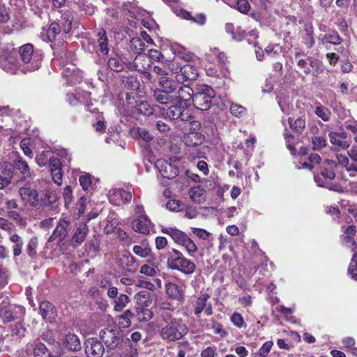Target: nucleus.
<instances>
[{
  "instance_id": "nucleus-1",
  "label": "nucleus",
  "mask_w": 357,
  "mask_h": 357,
  "mask_svg": "<svg viewBox=\"0 0 357 357\" xmlns=\"http://www.w3.org/2000/svg\"><path fill=\"white\" fill-rule=\"evenodd\" d=\"M18 53L20 60L16 59L14 52L0 54V67L11 74L16 73L17 70L27 73L39 69L43 56L34 51L32 44L23 45L19 48Z\"/></svg>"
},
{
  "instance_id": "nucleus-2",
  "label": "nucleus",
  "mask_w": 357,
  "mask_h": 357,
  "mask_svg": "<svg viewBox=\"0 0 357 357\" xmlns=\"http://www.w3.org/2000/svg\"><path fill=\"white\" fill-rule=\"evenodd\" d=\"M189 332L188 327L181 319H174L165 324L160 331V337L167 342H175L182 339Z\"/></svg>"
},
{
  "instance_id": "nucleus-3",
  "label": "nucleus",
  "mask_w": 357,
  "mask_h": 357,
  "mask_svg": "<svg viewBox=\"0 0 357 357\" xmlns=\"http://www.w3.org/2000/svg\"><path fill=\"white\" fill-rule=\"evenodd\" d=\"M167 267L172 270L180 271L185 275H191L196 269L195 263L185 258L179 250L176 249H172L168 253Z\"/></svg>"
},
{
  "instance_id": "nucleus-4",
  "label": "nucleus",
  "mask_w": 357,
  "mask_h": 357,
  "mask_svg": "<svg viewBox=\"0 0 357 357\" xmlns=\"http://www.w3.org/2000/svg\"><path fill=\"white\" fill-rule=\"evenodd\" d=\"M161 231L169 235L174 243L184 247L189 255H192L197 251L195 242L181 230L176 227H162Z\"/></svg>"
},
{
  "instance_id": "nucleus-5",
  "label": "nucleus",
  "mask_w": 357,
  "mask_h": 357,
  "mask_svg": "<svg viewBox=\"0 0 357 357\" xmlns=\"http://www.w3.org/2000/svg\"><path fill=\"white\" fill-rule=\"evenodd\" d=\"M215 96V91L211 87L203 85L200 86L197 92L195 93L192 102L197 109L206 111L211 108L212 98Z\"/></svg>"
},
{
  "instance_id": "nucleus-6",
  "label": "nucleus",
  "mask_w": 357,
  "mask_h": 357,
  "mask_svg": "<svg viewBox=\"0 0 357 357\" xmlns=\"http://www.w3.org/2000/svg\"><path fill=\"white\" fill-rule=\"evenodd\" d=\"M23 313V309L21 307L10 305L8 297L0 293V319L3 323L14 321L19 314Z\"/></svg>"
},
{
  "instance_id": "nucleus-7",
  "label": "nucleus",
  "mask_w": 357,
  "mask_h": 357,
  "mask_svg": "<svg viewBox=\"0 0 357 357\" xmlns=\"http://www.w3.org/2000/svg\"><path fill=\"white\" fill-rule=\"evenodd\" d=\"M175 74V79L178 84H183L186 81L195 80L199 76V71L197 67L192 63H187L182 66H177L172 68Z\"/></svg>"
},
{
  "instance_id": "nucleus-8",
  "label": "nucleus",
  "mask_w": 357,
  "mask_h": 357,
  "mask_svg": "<svg viewBox=\"0 0 357 357\" xmlns=\"http://www.w3.org/2000/svg\"><path fill=\"white\" fill-rule=\"evenodd\" d=\"M100 337L108 349H116L123 342V333L118 328H105Z\"/></svg>"
},
{
  "instance_id": "nucleus-9",
  "label": "nucleus",
  "mask_w": 357,
  "mask_h": 357,
  "mask_svg": "<svg viewBox=\"0 0 357 357\" xmlns=\"http://www.w3.org/2000/svg\"><path fill=\"white\" fill-rule=\"evenodd\" d=\"M107 295L112 299V304L114 305V310L117 312H122L130 301L128 296L119 293L118 289L115 287H109L107 290Z\"/></svg>"
},
{
  "instance_id": "nucleus-10",
  "label": "nucleus",
  "mask_w": 357,
  "mask_h": 357,
  "mask_svg": "<svg viewBox=\"0 0 357 357\" xmlns=\"http://www.w3.org/2000/svg\"><path fill=\"white\" fill-rule=\"evenodd\" d=\"M26 353L33 357H56L39 340L29 342L26 346Z\"/></svg>"
},
{
  "instance_id": "nucleus-11",
  "label": "nucleus",
  "mask_w": 357,
  "mask_h": 357,
  "mask_svg": "<svg viewBox=\"0 0 357 357\" xmlns=\"http://www.w3.org/2000/svg\"><path fill=\"white\" fill-rule=\"evenodd\" d=\"M70 229V221L65 218L61 219L47 241L52 242L55 240H58L59 243L61 242L68 235Z\"/></svg>"
},
{
  "instance_id": "nucleus-12",
  "label": "nucleus",
  "mask_w": 357,
  "mask_h": 357,
  "mask_svg": "<svg viewBox=\"0 0 357 357\" xmlns=\"http://www.w3.org/2000/svg\"><path fill=\"white\" fill-rule=\"evenodd\" d=\"M19 194L26 204L33 207L40 205L39 195L36 190L29 186L22 187L19 189Z\"/></svg>"
},
{
  "instance_id": "nucleus-13",
  "label": "nucleus",
  "mask_w": 357,
  "mask_h": 357,
  "mask_svg": "<svg viewBox=\"0 0 357 357\" xmlns=\"http://www.w3.org/2000/svg\"><path fill=\"white\" fill-rule=\"evenodd\" d=\"M176 95L174 96V102L178 103H184V106L187 107L192 101L195 95L194 91L188 84L179 86L176 90Z\"/></svg>"
},
{
  "instance_id": "nucleus-14",
  "label": "nucleus",
  "mask_w": 357,
  "mask_h": 357,
  "mask_svg": "<svg viewBox=\"0 0 357 357\" xmlns=\"http://www.w3.org/2000/svg\"><path fill=\"white\" fill-rule=\"evenodd\" d=\"M155 167L160 174L168 179L175 178L179 173L178 168L176 165L164 160H158L155 162Z\"/></svg>"
},
{
  "instance_id": "nucleus-15",
  "label": "nucleus",
  "mask_w": 357,
  "mask_h": 357,
  "mask_svg": "<svg viewBox=\"0 0 357 357\" xmlns=\"http://www.w3.org/2000/svg\"><path fill=\"white\" fill-rule=\"evenodd\" d=\"M166 116L170 120L180 119L181 121H187L190 116L182 103H176L171 105L166 112Z\"/></svg>"
},
{
  "instance_id": "nucleus-16",
  "label": "nucleus",
  "mask_w": 357,
  "mask_h": 357,
  "mask_svg": "<svg viewBox=\"0 0 357 357\" xmlns=\"http://www.w3.org/2000/svg\"><path fill=\"white\" fill-rule=\"evenodd\" d=\"M104 352V346L97 339L91 338L86 342L85 353L88 357H102Z\"/></svg>"
},
{
  "instance_id": "nucleus-17",
  "label": "nucleus",
  "mask_w": 357,
  "mask_h": 357,
  "mask_svg": "<svg viewBox=\"0 0 357 357\" xmlns=\"http://www.w3.org/2000/svg\"><path fill=\"white\" fill-rule=\"evenodd\" d=\"M209 298L210 296L208 294H202L197 298L194 311L197 316H199L204 310L207 316H211L213 314L212 305L207 303Z\"/></svg>"
},
{
  "instance_id": "nucleus-18",
  "label": "nucleus",
  "mask_w": 357,
  "mask_h": 357,
  "mask_svg": "<svg viewBox=\"0 0 357 357\" xmlns=\"http://www.w3.org/2000/svg\"><path fill=\"white\" fill-rule=\"evenodd\" d=\"M39 312L46 322L52 323L57 316L54 306L47 301H43L40 303Z\"/></svg>"
},
{
  "instance_id": "nucleus-19",
  "label": "nucleus",
  "mask_w": 357,
  "mask_h": 357,
  "mask_svg": "<svg viewBox=\"0 0 357 357\" xmlns=\"http://www.w3.org/2000/svg\"><path fill=\"white\" fill-rule=\"evenodd\" d=\"M151 226V221L145 215L139 216L132 222V229L142 234H148L150 231Z\"/></svg>"
},
{
  "instance_id": "nucleus-20",
  "label": "nucleus",
  "mask_w": 357,
  "mask_h": 357,
  "mask_svg": "<svg viewBox=\"0 0 357 357\" xmlns=\"http://www.w3.org/2000/svg\"><path fill=\"white\" fill-rule=\"evenodd\" d=\"M63 347L69 351H77L81 349L79 338L75 334L68 333L61 340Z\"/></svg>"
},
{
  "instance_id": "nucleus-21",
  "label": "nucleus",
  "mask_w": 357,
  "mask_h": 357,
  "mask_svg": "<svg viewBox=\"0 0 357 357\" xmlns=\"http://www.w3.org/2000/svg\"><path fill=\"white\" fill-rule=\"evenodd\" d=\"M96 43L97 45L94 46V50H96V52L99 51L104 55L107 54L109 52V47L106 31L102 29L96 34Z\"/></svg>"
},
{
  "instance_id": "nucleus-22",
  "label": "nucleus",
  "mask_w": 357,
  "mask_h": 357,
  "mask_svg": "<svg viewBox=\"0 0 357 357\" xmlns=\"http://www.w3.org/2000/svg\"><path fill=\"white\" fill-rule=\"evenodd\" d=\"M12 176L10 165L6 162H0V189L10 184Z\"/></svg>"
},
{
  "instance_id": "nucleus-23",
  "label": "nucleus",
  "mask_w": 357,
  "mask_h": 357,
  "mask_svg": "<svg viewBox=\"0 0 357 357\" xmlns=\"http://www.w3.org/2000/svg\"><path fill=\"white\" fill-rule=\"evenodd\" d=\"M336 158L338 164L345 168L350 176H356V173H357V165L356 163L349 160V158L347 155L342 154H337Z\"/></svg>"
},
{
  "instance_id": "nucleus-24",
  "label": "nucleus",
  "mask_w": 357,
  "mask_h": 357,
  "mask_svg": "<svg viewBox=\"0 0 357 357\" xmlns=\"http://www.w3.org/2000/svg\"><path fill=\"white\" fill-rule=\"evenodd\" d=\"M89 232V228L86 223H80L75 229L72 237L73 245H80L86 238Z\"/></svg>"
},
{
  "instance_id": "nucleus-25",
  "label": "nucleus",
  "mask_w": 357,
  "mask_h": 357,
  "mask_svg": "<svg viewBox=\"0 0 357 357\" xmlns=\"http://www.w3.org/2000/svg\"><path fill=\"white\" fill-rule=\"evenodd\" d=\"M107 63L109 68L114 72H121L126 65H131L130 63H127L126 59L119 55L110 57Z\"/></svg>"
},
{
  "instance_id": "nucleus-26",
  "label": "nucleus",
  "mask_w": 357,
  "mask_h": 357,
  "mask_svg": "<svg viewBox=\"0 0 357 357\" xmlns=\"http://www.w3.org/2000/svg\"><path fill=\"white\" fill-rule=\"evenodd\" d=\"M158 84L161 87L160 89L169 93L176 92L179 84L176 80L174 81L167 76L160 77L158 80Z\"/></svg>"
},
{
  "instance_id": "nucleus-27",
  "label": "nucleus",
  "mask_w": 357,
  "mask_h": 357,
  "mask_svg": "<svg viewBox=\"0 0 357 357\" xmlns=\"http://www.w3.org/2000/svg\"><path fill=\"white\" fill-rule=\"evenodd\" d=\"M204 137L202 134L192 132L184 135L183 142L187 146H197L203 143Z\"/></svg>"
},
{
  "instance_id": "nucleus-28",
  "label": "nucleus",
  "mask_w": 357,
  "mask_h": 357,
  "mask_svg": "<svg viewBox=\"0 0 357 357\" xmlns=\"http://www.w3.org/2000/svg\"><path fill=\"white\" fill-rule=\"evenodd\" d=\"M133 299L137 307H148L151 303V294L147 290L137 292Z\"/></svg>"
},
{
  "instance_id": "nucleus-29",
  "label": "nucleus",
  "mask_w": 357,
  "mask_h": 357,
  "mask_svg": "<svg viewBox=\"0 0 357 357\" xmlns=\"http://www.w3.org/2000/svg\"><path fill=\"white\" fill-rule=\"evenodd\" d=\"M167 294L172 298L177 301H181L183 298V291L176 284L168 282L165 285Z\"/></svg>"
},
{
  "instance_id": "nucleus-30",
  "label": "nucleus",
  "mask_w": 357,
  "mask_h": 357,
  "mask_svg": "<svg viewBox=\"0 0 357 357\" xmlns=\"http://www.w3.org/2000/svg\"><path fill=\"white\" fill-rule=\"evenodd\" d=\"M190 199L195 203L202 204L205 202V190L199 186H194L189 190Z\"/></svg>"
},
{
  "instance_id": "nucleus-31",
  "label": "nucleus",
  "mask_w": 357,
  "mask_h": 357,
  "mask_svg": "<svg viewBox=\"0 0 357 357\" xmlns=\"http://www.w3.org/2000/svg\"><path fill=\"white\" fill-rule=\"evenodd\" d=\"M331 143L335 146L337 150H344L349 148L350 144L346 139L340 137L336 132H331L329 133Z\"/></svg>"
},
{
  "instance_id": "nucleus-32",
  "label": "nucleus",
  "mask_w": 357,
  "mask_h": 357,
  "mask_svg": "<svg viewBox=\"0 0 357 357\" xmlns=\"http://www.w3.org/2000/svg\"><path fill=\"white\" fill-rule=\"evenodd\" d=\"M171 93L166 92L162 89H157L153 91V97L155 100L160 104L166 105L174 102V98Z\"/></svg>"
},
{
  "instance_id": "nucleus-33",
  "label": "nucleus",
  "mask_w": 357,
  "mask_h": 357,
  "mask_svg": "<svg viewBox=\"0 0 357 357\" xmlns=\"http://www.w3.org/2000/svg\"><path fill=\"white\" fill-rule=\"evenodd\" d=\"M9 241L13 244L12 248L14 257H18L22 254L24 245L22 238L17 234H11Z\"/></svg>"
},
{
  "instance_id": "nucleus-34",
  "label": "nucleus",
  "mask_w": 357,
  "mask_h": 357,
  "mask_svg": "<svg viewBox=\"0 0 357 357\" xmlns=\"http://www.w3.org/2000/svg\"><path fill=\"white\" fill-rule=\"evenodd\" d=\"M290 128L297 133H302L306 126V119L304 116H300L293 121L291 118L288 119Z\"/></svg>"
},
{
  "instance_id": "nucleus-35",
  "label": "nucleus",
  "mask_w": 357,
  "mask_h": 357,
  "mask_svg": "<svg viewBox=\"0 0 357 357\" xmlns=\"http://www.w3.org/2000/svg\"><path fill=\"white\" fill-rule=\"evenodd\" d=\"M312 149L314 151H320L327 146L326 134L311 137Z\"/></svg>"
},
{
  "instance_id": "nucleus-36",
  "label": "nucleus",
  "mask_w": 357,
  "mask_h": 357,
  "mask_svg": "<svg viewBox=\"0 0 357 357\" xmlns=\"http://www.w3.org/2000/svg\"><path fill=\"white\" fill-rule=\"evenodd\" d=\"M314 179L317 185L319 187L326 188L330 190L337 192H342L343 191L342 186L339 183H332L331 181L321 182L320 176H314Z\"/></svg>"
},
{
  "instance_id": "nucleus-37",
  "label": "nucleus",
  "mask_w": 357,
  "mask_h": 357,
  "mask_svg": "<svg viewBox=\"0 0 357 357\" xmlns=\"http://www.w3.org/2000/svg\"><path fill=\"white\" fill-rule=\"evenodd\" d=\"M73 16L70 10L63 13L61 16L60 23L62 31L68 33L71 29Z\"/></svg>"
},
{
  "instance_id": "nucleus-38",
  "label": "nucleus",
  "mask_w": 357,
  "mask_h": 357,
  "mask_svg": "<svg viewBox=\"0 0 357 357\" xmlns=\"http://www.w3.org/2000/svg\"><path fill=\"white\" fill-rule=\"evenodd\" d=\"M147 307H137L136 310V317L139 321L147 322L153 317V312Z\"/></svg>"
},
{
  "instance_id": "nucleus-39",
  "label": "nucleus",
  "mask_w": 357,
  "mask_h": 357,
  "mask_svg": "<svg viewBox=\"0 0 357 357\" xmlns=\"http://www.w3.org/2000/svg\"><path fill=\"white\" fill-rule=\"evenodd\" d=\"M145 47V43L139 38H132L130 41V50L135 54H141Z\"/></svg>"
},
{
  "instance_id": "nucleus-40",
  "label": "nucleus",
  "mask_w": 357,
  "mask_h": 357,
  "mask_svg": "<svg viewBox=\"0 0 357 357\" xmlns=\"http://www.w3.org/2000/svg\"><path fill=\"white\" fill-rule=\"evenodd\" d=\"M57 196L54 191L45 190L40 199V204L43 206H49L56 202Z\"/></svg>"
},
{
  "instance_id": "nucleus-41",
  "label": "nucleus",
  "mask_w": 357,
  "mask_h": 357,
  "mask_svg": "<svg viewBox=\"0 0 357 357\" xmlns=\"http://www.w3.org/2000/svg\"><path fill=\"white\" fill-rule=\"evenodd\" d=\"M113 197L116 201H121L123 203L129 202L132 198V195L130 191L123 189H117L114 190Z\"/></svg>"
},
{
  "instance_id": "nucleus-42",
  "label": "nucleus",
  "mask_w": 357,
  "mask_h": 357,
  "mask_svg": "<svg viewBox=\"0 0 357 357\" xmlns=\"http://www.w3.org/2000/svg\"><path fill=\"white\" fill-rule=\"evenodd\" d=\"M134 314L130 310H126L119 317V324L122 328H128L131 326V318Z\"/></svg>"
},
{
  "instance_id": "nucleus-43",
  "label": "nucleus",
  "mask_w": 357,
  "mask_h": 357,
  "mask_svg": "<svg viewBox=\"0 0 357 357\" xmlns=\"http://www.w3.org/2000/svg\"><path fill=\"white\" fill-rule=\"evenodd\" d=\"M342 42V39L340 37L339 34L335 32H330L328 33L325 34L321 38L322 43H330L333 45H339Z\"/></svg>"
},
{
  "instance_id": "nucleus-44",
  "label": "nucleus",
  "mask_w": 357,
  "mask_h": 357,
  "mask_svg": "<svg viewBox=\"0 0 357 357\" xmlns=\"http://www.w3.org/2000/svg\"><path fill=\"white\" fill-rule=\"evenodd\" d=\"M314 112L318 117H319L324 121H328L331 119V111L329 110V109L322 106L321 104H318L316 106Z\"/></svg>"
},
{
  "instance_id": "nucleus-45",
  "label": "nucleus",
  "mask_w": 357,
  "mask_h": 357,
  "mask_svg": "<svg viewBox=\"0 0 357 357\" xmlns=\"http://www.w3.org/2000/svg\"><path fill=\"white\" fill-rule=\"evenodd\" d=\"M132 250L135 255L144 258L150 256L151 254V250L146 244L135 245Z\"/></svg>"
},
{
  "instance_id": "nucleus-46",
  "label": "nucleus",
  "mask_w": 357,
  "mask_h": 357,
  "mask_svg": "<svg viewBox=\"0 0 357 357\" xmlns=\"http://www.w3.org/2000/svg\"><path fill=\"white\" fill-rule=\"evenodd\" d=\"M273 343L272 341H267L262 347L259 349V351L254 352L252 354V357H267L268 354L270 352Z\"/></svg>"
},
{
  "instance_id": "nucleus-47",
  "label": "nucleus",
  "mask_w": 357,
  "mask_h": 357,
  "mask_svg": "<svg viewBox=\"0 0 357 357\" xmlns=\"http://www.w3.org/2000/svg\"><path fill=\"white\" fill-rule=\"evenodd\" d=\"M38 238L32 236L26 245V252L29 257L33 258L37 254Z\"/></svg>"
},
{
  "instance_id": "nucleus-48",
  "label": "nucleus",
  "mask_w": 357,
  "mask_h": 357,
  "mask_svg": "<svg viewBox=\"0 0 357 357\" xmlns=\"http://www.w3.org/2000/svg\"><path fill=\"white\" fill-rule=\"evenodd\" d=\"M123 82L124 86L126 89L132 90V91L137 90L140 85L138 79L135 77H133V76H130V77H126L123 79Z\"/></svg>"
},
{
  "instance_id": "nucleus-49",
  "label": "nucleus",
  "mask_w": 357,
  "mask_h": 357,
  "mask_svg": "<svg viewBox=\"0 0 357 357\" xmlns=\"http://www.w3.org/2000/svg\"><path fill=\"white\" fill-rule=\"evenodd\" d=\"M139 114L143 115H150L153 114V108L147 102H137V105L135 107Z\"/></svg>"
},
{
  "instance_id": "nucleus-50",
  "label": "nucleus",
  "mask_w": 357,
  "mask_h": 357,
  "mask_svg": "<svg viewBox=\"0 0 357 357\" xmlns=\"http://www.w3.org/2000/svg\"><path fill=\"white\" fill-rule=\"evenodd\" d=\"M8 216L10 219L15 220L17 225H19L22 227H25L26 226V222L24 218L21 215V214L15 210H10L8 211Z\"/></svg>"
},
{
  "instance_id": "nucleus-51",
  "label": "nucleus",
  "mask_w": 357,
  "mask_h": 357,
  "mask_svg": "<svg viewBox=\"0 0 357 357\" xmlns=\"http://www.w3.org/2000/svg\"><path fill=\"white\" fill-rule=\"evenodd\" d=\"M61 30V26H60L59 23L56 22L51 23L47 31V35L50 40H54Z\"/></svg>"
},
{
  "instance_id": "nucleus-52",
  "label": "nucleus",
  "mask_w": 357,
  "mask_h": 357,
  "mask_svg": "<svg viewBox=\"0 0 357 357\" xmlns=\"http://www.w3.org/2000/svg\"><path fill=\"white\" fill-rule=\"evenodd\" d=\"M155 310L158 311H172L174 310V307L172 303L166 301H155L154 305Z\"/></svg>"
},
{
  "instance_id": "nucleus-53",
  "label": "nucleus",
  "mask_w": 357,
  "mask_h": 357,
  "mask_svg": "<svg viewBox=\"0 0 357 357\" xmlns=\"http://www.w3.org/2000/svg\"><path fill=\"white\" fill-rule=\"evenodd\" d=\"M157 319L158 321H162L167 324V323L170 322L171 320H174V318L172 317V314L171 313L172 311H158L155 310Z\"/></svg>"
},
{
  "instance_id": "nucleus-54",
  "label": "nucleus",
  "mask_w": 357,
  "mask_h": 357,
  "mask_svg": "<svg viewBox=\"0 0 357 357\" xmlns=\"http://www.w3.org/2000/svg\"><path fill=\"white\" fill-rule=\"evenodd\" d=\"M137 356V349L132 347L130 342L128 345H126L124 350L119 354V357H136Z\"/></svg>"
},
{
  "instance_id": "nucleus-55",
  "label": "nucleus",
  "mask_w": 357,
  "mask_h": 357,
  "mask_svg": "<svg viewBox=\"0 0 357 357\" xmlns=\"http://www.w3.org/2000/svg\"><path fill=\"white\" fill-rule=\"evenodd\" d=\"M245 108L241 105L231 103L230 106L231 114L236 117H241L245 114Z\"/></svg>"
},
{
  "instance_id": "nucleus-56",
  "label": "nucleus",
  "mask_w": 357,
  "mask_h": 357,
  "mask_svg": "<svg viewBox=\"0 0 357 357\" xmlns=\"http://www.w3.org/2000/svg\"><path fill=\"white\" fill-rule=\"evenodd\" d=\"M348 272L353 279L357 280V252L352 257Z\"/></svg>"
},
{
  "instance_id": "nucleus-57",
  "label": "nucleus",
  "mask_w": 357,
  "mask_h": 357,
  "mask_svg": "<svg viewBox=\"0 0 357 357\" xmlns=\"http://www.w3.org/2000/svg\"><path fill=\"white\" fill-rule=\"evenodd\" d=\"M305 36L303 37V42L308 48L312 47L314 44L313 31L311 27L305 29Z\"/></svg>"
},
{
  "instance_id": "nucleus-58",
  "label": "nucleus",
  "mask_w": 357,
  "mask_h": 357,
  "mask_svg": "<svg viewBox=\"0 0 357 357\" xmlns=\"http://www.w3.org/2000/svg\"><path fill=\"white\" fill-rule=\"evenodd\" d=\"M26 328L21 323H17L12 328V336L20 338L24 336Z\"/></svg>"
},
{
  "instance_id": "nucleus-59",
  "label": "nucleus",
  "mask_w": 357,
  "mask_h": 357,
  "mask_svg": "<svg viewBox=\"0 0 357 357\" xmlns=\"http://www.w3.org/2000/svg\"><path fill=\"white\" fill-rule=\"evenodd\" d=\"M63 196L65 200V206L68 207V205L73 202V191L70 185L65 187L63 192Z\"/></svg>"
},
{
  "instance_id": "nucleus-60",
  "label": "nucleus",
  "mask_w": 357,
  "mask_h": 357,
  "mask_svg": "<svg viewBox=\"0 0 357 357\" xmlns=\"http://www.w3.org/2000/svg\"><path fill=\"white\" fill-rule=\"evenodd\" d=\"M15 167L21 172L22 174L24 176H29V168L28 164L20 159L15 162Z\"/></svg>"
},
{
  "instance_id": "nucleus-61",
  "label": "nucleus",
  "mask_w": 357,
  "mask_h": 357,
  "mask_svg": "<svg viewBox=\"0 0 357 357\" xmlns=\"http://www.w3.org/2000/svg\"><path fill=\"white\" fill-rule=\"evenodd\" d=\"M79 182L84 190H88L92 183L91 175L89 174H86L80 176V177L79 178Z\"/></svg>"
},
{
  "instance_id": "nucleus-62",
  "label": "nucleus",
  "mask_w": 357,
  "mask_h": 357,
  "mask_svg": "<svg viewBox=\"0 0 357 357\" xmlns=\"http://www.w3.org/2000/svg\"><path fill=\"white\" fill-rule=\"evenodd\" d=\"M236 6L242 13H248L250 9V3L247 0H236Z\"/></svg>"
},
{
  "instance_id": "nucleus-63",
  "label": "nucleus",
  "mask_w": 357,
  "mask_h": 357,
  "mask_svg": "<svg viewBox=\"0 0 357 357\" xmlns=\"http://www.w3.org/2000/svg\"><path fill=\"white\" fill-rule=\"evenodd\" d=\"M0 228L8 233H11L14 229L15 226L8 220L0 218Z\"/></svg>"
},
{
  "instance_id": "nucleus-64",
  "label": "nucleus",
  "mask_w": 357,
  "mask_h": 357,
  "mask_svg": "<svg viewBox=\"0 0 357 357\" xmlns=\"http://www.w3.org/2000/svg\"><path fill=\"white\" fill-rule=\"evenodd\" d=\"M137 135L140 139L146 142H149L153 138V137L149 133V132L143 128H137Z\"/></svg>"
}]
</instances>
